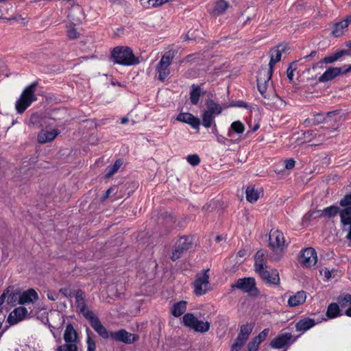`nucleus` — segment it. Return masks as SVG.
<instances>
[{
  "mask_svg": "<svg viewBox=\"0 0 351 351\" xmlns=\"http://www.w3.org/2000/svg\"><path fill=\"white\" fill-rule=\"evenodd\" d=\"M285 51L284 46H278L270 51V61L268 67H262L258 73L257 86L259 92L264 95L269 83L271 79L274 64L281 59L282 52Z\"/></svg>",
  "mask_w": 351,
  "mask_h": 351,
  "instance_id": "obj_1",
  "label": "nucleus"
},
{
  "mask_svg": "<svg viewBox=\"0 0 351 351\" xmlns=\"http://www.w3.org/2000/svg\"><path fill=\"white\" fill-rule=\"evenodd\" d=\"M111 57L116 64L130 66L138 63V59L134 56L132 50L127 47H117L113 49Z\"/></svg>",
  "mask_w": 351,
  "mask_h": 351,
  "instance_id": "obj_2",
  "label": "nucleus"
},
{
  "mask_svg": "<svg viewBox=\"0 0 351 351\" xmlns=\"http://www.w3.org/2000/svg\"><path fill=\"white\" fill-rule=\"evenodd\" d=\"M38 84V82H34L25 88L20 97L16 101V110L18 113L22 114L32 102L37 100L35 92Z\"/></svg>",
  "mask_w": 351,
  "mask_h": 351,
  "instance_id": "obj_3",
  "label": "nucleus"
},
{
  "mask_svg": "<svg viewBox=\"0 0 351 351\" xmlns=\"http://www.w3.org/2000/svg\"><path fill=\"white\" fill-rule=\"evenodd\" d=\"M269 241V246L274 252L271 256V260L278 261L282 256L285 247V239L283 233L278 230H271Z\"/></svg>",
  "mask_w": 351,
  "mask_h": 351,
  "instance_id": "obj_4",
  "label": "nucleus"
},
{
  "mask_svg": "<svg viewBox=\"0 0 351 351\" xmlns=\"http://www.w3.org/2000/svg\"><path fill=\"white\" fill-rule=\"evenodd\" d=\"M176 51L169 50L166 51L162 56L156 66V71L158 73V79L162 82L165 81L170 74L169 66L175 56Z\"/></svg>",
  "mask_w": 351,
  "mask_h": 351,
  "instance_id": "obj_5",
  "label": "nucleus"
},
{
  "mask_svg": "<svg viewBox=\"0 0 351 351\" xmlns=\"http://www.w3.org/2000/svg\"><path fill=\"white\" fill-rule=\"evenodd\" d=\"M182 319L185 326L196 332L204 333L210 329L208 322L198 319L193 313L185 314Z\"/></svg>",
  "mask_w": 351,
  "mask_h": 351,
  "instance_id": "obj_6",
  "label": "nucleus"
},
{
  "mask_svg": "<svg viewBox=\"0 0 351 351\" xmlns=\"http://www.w3.org/2000/svg\"><path fill=\"white\" fill-rule=\"evenodd\" d=\"M208 269H204L196 275L193 283L194 293L197 295H202L210 289Z\"/></svg>",
  "mask_w": 351,
  "mask_h": 351,
  "instance_id": "obj_7",
  "label": "nucleus"
},
{
  "mask_svg": "<svg viewBox=\"0 0 351 351\" xmlns=\"http://www.w3.org/2000/svg\"><path fill=\"white\" fill-rule=\"evenodd\" d=\"M237 288L252 295H256L258 291L256 287V282L253 278H243L237 280L232 288Z\"/></svg>",
  "mask_w": 351,
  "mask_h": 351,
  "instance_id": "obj_8",
  "label": "nucleus"
},
{
  "mask_svg": "<svg viewBox=\"0 0 351 351\" xmlns=\"http://www.w3.org/2000/svg\"><path fill=\"white\" fill-rule=\"evenodd\" d=\"M192 238L191 237H180L176 243V248L172 253L171 260L175 261L178 259L181 254L192 246Z\"/></svg>",
  "mask_w": 351,
  "mask_h": 351,
  "instance_id": "obj_9",
  "label": "nucleus"
},
{
  "mask_svg": "<svg viewBox=\"0 0 351 351\" xmlns=\"http://www.w3.org/2000/svg\"><path fill=\"white\" fill-rule=\"evenodd\" d=\"M86 319L88 320L91 327L95 332L104 339L110 337V332L101 324L99 318L95 315L94 313H88L86 314Z\"/></svg>",
  "mask_w": 351,
  "mask_h": 351,
  "instance_id": "obj_10",
  "label": "nucleus"
},
{
  "mask_svg": "<svg viewBox=\"0 0 351 351\" xmlns=\"http://www.w3.org/2000/svg\"><path fill=\"white\" fill-rule=\"evenodd\" d=\"M110 338L113 340L123 342L126 344H131L139 339V336L136 334L130 333L125 329L110 332Z\"/></svg>",
  "mask_w": 351,
  "mask_h": 351,
  "instance_id": "obj_11",
  "label": "nucleus"
},
{
  "mask_svg": "<svg viewBox=\"0 0 351 351\" xmlns=\"http://www.w3.org/2000/svg\"><path fill=\"white\" fill-rule=\"evenodd\" d=\"M300 263L304 267H311L317 263V253L312 247L304 250L300 256Z\"/></svg>",
  "mask_w": 351,
  "mask_h": 351,
  "instance_id": "obj_12",
  "label": "nucleus"
},
{
  "mask_svg": "<svg viewBox=\"0 0 351 351\" xmlns=\"http://www.w3.org/2000/svg\"><path fill=\"white\" fill-rule=\"evenodd\" d=\"M262 279L271 285H278L280 282L278 272L276 269L265 267L257 271Z\"/></svg>",
  "mask_w": 351,
  "mask_h": 351,
  "instance_id": "obj_13",
  "label": "nucleus"
},
{
  "mask_svg": "<svg viewBox=\"0 0 351 351\" xmlns=\"http://www.w3.org/2000/svg\"><path fill=\"white\" fill-rule=\"evenodd\" d=\"M27 313L28 311L26 308L23 306L17 307L10 313L8 322L10 324L14 325L23 320L27 317Z\"/></svg>",
  "mask_w": 351,
  "mask_h": 351,
  "instance_id": "obj_14",
  "label": "nucleus"
},
{
  "mask_svg": "<svg viewBox=\"0 0 351 351\" xmlns=\"http://www.w3.org/2000/svg\"><path fill=\"white\" fill-rule=\"evenodd\" d=\"M291 338L292 335L289 332L280 334L271 341L270 346L275 349L282 348L291 343Z\"/></svg>",
  "mask_w": 351,
  "mask_h": 351,
  "instance_id": "obj_15",
  "label": "nucleus"
},
{
  "mask_svg": "<svg viewBox=\"0 0 351 351\" xmlns=\"http://www.w3.org/2000/svg\"><path fill=\"white\" fill-rule=\"evenodd\" d=\"M176 120L190 125L194 129H199L200 125L199 119L189 112L180 113Z\"/></svg>",
  "mask_w": 351,
  "mask_h": 351,
  "instance_id": "obj_16",
  "label": "nucleus"
},
{
  "mask_svg": "<svg viewBox=\"0 0 351 351\" xmlns=\"http://www.w3.org/2000/svg\"><path fill=\"white\" fill-rule=\"evenodd\" d=\"M349 54V52L346 50H341L339 51L334 54H332L330 56H326L320 62L315 64L313 66V69H316L317 67H322L323 64H331L336 61H337L339 59H340L343 56Z\"/></svg>",
  "mask_w": 351,
  "mask_h": 351,
  "instance_id": "obj_17",
  "label": "nucleus"
},
{
  "mask_svg": "<svg viewBox=\"0 0 351 351\" xmlns=\"http://www.w3.org/2000/svg\"><path fill=\"white\" fill-rule=\"evenodd\" d=\"M38 298V296L36 291L33 289H29L19 294V303L21 304L34 303Z\"/></svg>",
  "mask_w": 351,
  "mask_h": 351,
  "instance_id": "obj_18",
  "label": "nucleus"
},
{
  "mask_svg": "<svg viewBox=\"0 0 351 351\" xmlns=\"http://www.w3.org/2000/svg\"><path fill=\"white\" fill-rule=\"evenodd\" d=\"M343 71L339 67H330L319 78V82H326L335 79L336 77L342 75Z\"/></svg>",
  "mask_w": 351,
  "mask_h": 351,
  "instance_id": "obj_19",
  "label": "nucleus"
},
{
  "mask_svg": "<svg viewBox=\"0 0 351 351\" xmlns=\"http://www.w3.org/2000/svg\"><path fill=\"white\" fill-rule=\"evenodd\" d=\"M59 133L60 132L57 129H53L51 131L42 130L38 134V141L41 144L51 142L56 138Z\"/></svg>",
  "mask_w": 351,
  "mask_h": 351,
  "instance_id": "obj_20",
  "label": "nucleus"
},
{
  "mask_svg": "<svg viewBox=\"0 0 351 351\" xmlns=\"http://www.w3.org/2000/svg\"><path fill=\"white\" fill-rule=\"evenodd\" d=\"M75 300H76V305L77 308L80 310V311L83 314L84 317L86 319V314L88 313H93L91 311H89L86 308L85 300H84V293L78 290L76 292L75 295Z\"/></svg>",
  "mask_w": 351,
  "mask_h": 351,
  "instance_id": "obj_21",
  "label": "nucleus"
},
{
  "mask_svg": "<svg viewBox=\"0 0 351 351\" xmlns=\"http://www.w3.org/2000/svg\"><path fill=\"white\" fill-rule=\"evenodd\" d=\"M306 299V293L304 291H298L295 294L289 297L288 300V306L295 307L302 304Z\"/></svg>",
  "mask_w": 351,
  "mask_h": 351,
  "instance_id": "obj_22",
  "label": "nucleus"
},
{
  "mask_svg": "<svg viewBox=\"0 0 351 351\" xmlns=\"http://www.w3.org/2000/svg\"><path fill=\"white\" fill-rule=\"evenodd\" d=\"M263 191L261 189H255L253 186H249L245 190L246 199L250 203L256 202L260 197Z\"/></svg>",
  "mask_w": 351,
  "mask_h": 351,
  "instance_id": "obj_23",
  "label": "nucleus"
},
{
  "mask_svg": "<svg viewBox=\"0 0 351 351\" xmlns=\"http://www.w3.org/2000/svg\"><path fill=\"white\" fill-rule=\"evenodd\" d=\"M315 325V321L311 318H304L300 320L295 325L296 330L305 332Z\"/></svg>",
  "mask_w": 351,
  "mask_h": 351,
  "instance_id": "obj_24",
  "label": "nucleus"
},
{
  "mask_svg": "<svg viewBox=\"0 0 351 351\" xmlns=\"http://www.w3.org/2000/svg\"><path fill=\"white\" fill-rule=\"evenodd\" d=\"M341 223L343 227L351 225V206L343 208L339 211Z\"/></svg>",
  "mask_w": 351,
  "mask_h": 351,
  "instance_id": "obj_25",
  "label": "nucleus"
},
{
  "mask_svg": "<svg viewBox=\"0 0 351 351\" xmlns=\"http://www.w3.org/2000/svg\"><path fill=\"white\" fill-rule=\"evenodd\" d=\"M266 252L265 250L258 251L254 256L255 263L254 268L256 271H258L262 269H264L266 266L265 265V258Z\"/></svg>",
  "mask_w": 351,
  "mask_h": 351,
  "instance_id": "obj_26",
  "label": "nucleus"
},
{
  "mask_svg": "<svg viewBox=\"0 0 351 351\" xmlns=\"http://www.w3.org/2000/svg\"><path fill=\"white\" fill-rule=\"evenodd\" d=\"M204 93L202 90L199 86L193 84L190 90V100L193 105H196L199 99V97L203 95Z\"/></svg>",
  "mask_w": 351,
  "mask_h": 351,
  "instance_id": "obj_27",
  "label": "nucleus"
},
{
  "mask_svg": "<svg viewBox=\"0 0 351 351\" xmlns=\"http://www.w3.org/2000/svg\"><path fill=\"white\" fill-rule=\"evenodd\" d=\"M336 111L328 112L326 114L324 113H315L313 118L311 119V121L314 125H319L325 122H327V118L335 115Z\"/></svg>",
  "mask_w": 351,
  "mask_h": 351,
  "instance_id": "obj_28",
  "label": "nucleus"
},
{
  "mask_svg": "<svg viewBox=\"0 0 351 351\" xmlns=\"http://www.w3.org/2000/svg\"><path fill=\"white\" fill-rule=\"evenodd\" d=\"M77 335L75 330L71 324L66 326L64 333V339L66 343H74L77 341Z\"/></svg>",
  "mask_w": 351,
  "mask_h": 351,
  "instance_id": "obj_29",
  "label": "nucleus"
},
{
  "mask_svg": "<svg viewBox=\"0 0 351 351\" xmlns=\"http://www.w3.org/2000/svg\"><path fill=\"white\" fill-rule=\"evenodd\" d=\"M245 131V125L240 121H235L230 125V129L228 132V136L232 137L233 132L237 134H241Z\"/></svg>",
  "mask_w": 351,
  "mask_h": 351,
  "instance_id": "obj_30",
  "label": "nucleus"
},
{
  "mask_svg": "<svg viewBox=\"0 0 351 351\" xmlns=\"http://www.w3.org/2000/svg\"><path fill=\"white\" fill-rule=\"evenodd\" d=\"M206 105L207 106V110L206 111L214 116L219 115L221 113L222 109L221 106L215 103L213 100L208 99L206 101Z\"/></svg>",
  "mask_w": 351,
  "mask_h": 351,
  "instance_id": "obj_31",
  "label": "nucleus"
},
{
  "mask_svg": "<svg viewBox=\"0 0 351 351\" xmlns=\"http://www.w3.org/2000/svg\"><path fill=\"white\" fill-rule=\"evenodd\" d=\"M348 26V23L345 19L342 21L335 23L332 32V35L335 37L341 36L344 33Z\"/></svg>",
  "mask_w": 351,
  "mask_h": 351,
  "instance_id": "obj_32",
  "label": "nucleus"
},
{
  "mask_svg": "<svg viewBox=\"0 0 351 351\" xmlns=\"http://www.w3.org/2000/svg\"><path fill=\"white\" fill-rule=\"evenodd\" d=\"M230 7V4L224 0H219L216 2L213 14L219 15L223 14L226 10Z\"/></svg>",
  "mask_w": 351,
  "mask_h": 351,
  "instance_id": "obj_33",
  "label": "nucleus"
},
{
  "mask_svg": "<svg viewBox=\"0 0 351 351\" xmlns=\"http://www.w3.org/2000/svg\"><path fill=\"white\" fill-rule=\"evenodd\" d=\"M186 310V302L185 301H180L176 303L171 309V313L173 316L179 317L182 315Z\"/></svg>",
  "mask_w": 351,
  "mask_h": 351,
  "instance_id": "obj_34",
  "label": "nucleus"
},
{
  "mask_svg": "<svg viewBox=\"0 0 351 351\" xmlns=\"http://www.w3.org/2000/svg\"><path fill=\"white\" fill-rule=\"evenodd\" d=\"M215 116L208 112L207 111H204L202 115V125L206 128H209L215 123Z\"/></svg>",
  "mask_w": 351,
  "mask_h": 351,
  "instance_id": "obj_35",
  "label": "nucleus"
},
{
  "mask_svg": "<svg viewBox=\"0 0 351 351\" xmlns=\"http://www.w3.org/2000/svg\"><path fill=\"white\" fill-rule=\"evenodd\" d=\"M122 165V160L119 159L116 160L113 165L107 167L106 177L110 178L111 176H112L116 172H117V171L119 169Z\"/></svg>",
  "mask_w": 351,
  "mask_h": 351,
  "instance_id": "obj_36",
  "label": "nucleus"
},
{
  "mask_svg": "<svg viewBox=\"0 0 351 351\" xmlns=\"http://www.w3.org/2000/svg\"><path fill=\"white\" fill-rule=\"evenodd\" d=\"M339 315V307L336 303H331L327 308L326 315L329 318H335Z\"/></svg>",
  "mask_w": 351,
  "mask_h": 351,
  "instance_id": "obj_37",
  "label": "nucleus"
},
{
  "mask_svg": "<svg viewBox=\"0 0 351 351\" xmlns=\"http://www.w3.org/2000/svg\"><path fill=\"white\" fill-rule=\"evenodd\" d=\"M340 208L336 206H330L322 210V215L331 217L335 216L337 214H339Z\"/></svg>",
  "mask_w": 351,
  "mask_h": 351,
  "instance_id": "obj_38",
  "label": "nucleus"
},
{
  "mask_svg": "<svg viewBox=\"0 0 351 351\" xmlns=\"http://www.w3.org/2000/svg\"><path fill=\"white\" fill-rule=\"evenodd\" d=\"M66 34L69 39L73 40L78 38L80 33L77 31L73 23L66 25Z\"/></svg>",
  "mask_w": 351,
  "mask_h": 351,
  "instance_id": "obj_39",
  "label": "nucleus"
},
{
  "mask_svg": "<svg viewBox=\"0 0 351 351\" xmlns=\"http://www.w3.org/2000/svg\"><path fill=\"white\" fill-rule=\"evenodd\" d=\"M252 329L253 326L251 324L243 325L238 335L247 340Z\"/></svg>",
  "mask_w": 351,
  "mask_h": 351,
  "instance_id": "obj_40",
  "label": "nucleus"
},
{
  "mask_svg": "<svg viewBox=\"0 0 351 351\" xmlns=\"http://www.w3.org/2000/svg\"><path fill=\"white\" fill-rule=\"evenodd\" d=\"M246 341L247 339L238 335L235 341L231 346L230 351H239L241 349V348L244 346Z\"/></svg>",
  "mask_w": 351,
  "mask_h": 351,
  "instance_id": "obj_41",
  "label": "nucleus"
},
{
  "mask_svg": "<svg viewBox=\"0 0 351 351\" xmlns=\"http://www.w3.org/2000/svg\"><path fill=\"white\" fill-rule=\"evenodd\" d=\"M87 333V350L88 351H95L96 348V344L95 341L91 338L90 335L92 334L91 331L89 329L86 330Z\"/></svg>",
  "mask_w": 351,
  "mask_h": 351,
  "instance_id": "obj_42",
  "label": "nucleus"
},
{
  "mask_svg": "<svg viewBox=\"0 0 351 351\" xmlns=\"http://www.w3.org/2000/svg\"><path fill=\"white\" fill-rule=\"evenodd\" d=\"M338 302L341 307H345L348 304H351V295L346 294L343 296H340L338 298Z\"/></svg>",
  "mask_w": 351,
  "mask_h": 351,
  "instance_id": "obj_43",
  "label": "nucleus"
},
{
  "mask_svg": "<svg viewBox=\"0 0 351 351\" xmlns=\"http://www.w3.org/2000/svg\"><path fill=\"white\" fill-rule=\"evenodd\" d=\"M77 348L75 343H66L62 346H60L57 348V351H77Z\"/></svg>",
  "mask_w": 351,
  "mask_h": 351,
  "instance_id": "obj_44",
  "label": "nucleus"
},
{
  "mask_svg": "<svg viewBox=\"0 0 351 351\" xmlns=\"http://www.w3.org/2000/svg\"><path fill=\"white\" fill-rule=\"evenodd\" d=\"M186 160L192 166H197L200 162V158L197 154H191L186 157Z\"/></svg>",
  "mask_w": 351,
  "mask_h": 351,
  "instance_id": "obj_45",
  "label": "nucleus"
},
{
  "mask_svg": "<svg viewBox=\"0 0 351 351\" xmlns=\"http://www.w3.org/2000/svg\"><path fill=\"white\" fill-rule=\"evenodd\" d=\"M339 204L343 208L351 206V193L346 195L343 198L340 200Z\"/></svg>",
  "mask_w": 351,
  "mask_h": 351,
  "instance_id": "obj_46",
  "label": "nucleus"
},
{
  "mask_svg": "<svg viewBox=\"0 0 351 351\" xmlns=\"http://www.w3.org/2000/svg\"><path fill=\"white\" fill-rule=\"evenodd\" d=\"M269 330L268 328H265L264 329L262 332H261L258 335H257L256 337H255L254 339L257 341L259 343H261L263 341H264L266 337H267L268 334H269Z\"/></svg>",
  "mask_w": 351,
  "mask_h": 351,
  "instance_id": "obj_47",
  "label": "nucleus"
},
{
  "mask_svg": "<svg viewBox=\"0 0 351 351\" xmlns=\"http://www.w3.org/2000/svg\"><path fill=\"white\" fill-rule=\"evenodd\" d=\"M259 345L260 343L253 339L247 346L248 351H258Z\"/></svg>",
  "mask_w": 351,
  "mask_h": 351,
  "instance_id": "obj_48",
  "label": "nucleus"
},
{
  "mask_svg": "<svg viewBox=\"0 0 351 351\" xmlns=\"http://www.w3.org/2000/svg\"><path fill=\"white\" fill-rule=\"evenodd\" d=\"M117 191V187L116 186L110 187L106 191V194L101 197V200L104 201L108 197L110 196L111 194H115Z\"/></svg>",
  "mask_w": 351,
  "mask_h": 351,
  "instance_id": "obj_49",
  "label": "nucleus"
},
{
  "mask_svg": "<svg viewBox=\"0 0 351 351\" xmlns=\"http://www.w3.org/2000/svg\"><path fill=\"white\" fill-rule=\"evenodd\" d=\"M295 164V161L293 159H287L285 161V167L287 169H292L294 167Z\"/></svg>",
  "mask_w": 351,
  "mask_h": 351,
  "instance_id": "obj_50",
  "label": "nucleus"
},
{
  "mask_svg": "<svg viewBox=\"0 0 351 351\" xmlns=\"http://www.w3.org/2000/svg\"><path fill=\"white\" fill-rule=\"evenodd\" d=\"M47 295V298L51 301H56L58 298V293L51 291H48Z\"/></svg>",
  "mask_w": 351,
  "mask_h": 351,
  "instance_id": "obj_51",
  "label": "nucleus"
},
{
  "mask_svg": "<svg viewBox=\"0 0 351 351\" xmlns=\"http://www.w3.org/2000/svg\"><path fill=\"white\" fill-rule=\"evenodd\" d=\"M295 69H292L291 66H290L287 71V75L289 78V81H293V71Z\"/></svg>",
  "mask_w": 351,
  "mask_h": 351,
  "instance_id": "obj_52",
  "label": "nucleus"
},
{
  "mask_svg": "<svg viewBox=\"0 0 351 351\" xmlns=\"http://www.w3.org/2000/svg\"><path fill=\"white\" fill-rule=\"evenodd\" d=\"M60 293H62L66 297H71V291L68 288H64L60 289Z\"/></svg>",
  "mask_w": 351,
  "mask_h": 351,
  "instance_id": "obj_53",
  "label": "nucleus"
},
{
  "mask_svg": "<svg viewBox=\"0 0 351 351\" xmlns=\"http://www.w3.org/2000/svg\"><path fill=\"white\" fill-rule=\"evenodd\" d=\"M12 19L19 21L22 24L26 23V19L25 18H23L21 15H17L16 16H14L12 18Z\"/></svg>",
  "mask_w": 351,
  "mask_h": 351,
  "instance_id": "obj_54",
  "label": "nucleus"
},
{
  "mask_svg": "<svg viewBox=\"0 0 351 351\" xmlns=\"http://www.w3.org/2000/svg\"><path fill=\"white\" fill-rule=\"evenodd\" d=\"M8 293L9 291L7 290L6 291L3 292L2 295L0 296V306L5 302V298L7 297Z\"/></svg>",
  "mask_w": 351,
  "mask_h": 351,
  "instance_id": "obj_55",
  "label": "nucleus"
},
{
  "mask_svg": "<svg viewBox=\"0 0 351 351\" xmlns=\"http://www.w3.org/2000/svg\"><path fill=\"white\" fill-rule=\"evenodd\" d=\"M216 136H217V141L219 142V143H223L224 141H226V138L223 137L221 135H219V134H217Z\"/></svg>",
  "mask_w": 351,
  "mask_h": 351,
  "instance_id": "obj_56",
  "label": "nucleus"
},
{
  "mask_svg": "<svg viewBox=\"0 0 351 351\" xmlns=\"http://www.w3.org/2000/svg\"><path fill=\"white\" fill-rule=\"evenodd\" d=\"M324 276L327 279H329L331 277V271H330L329 270H325V271H324Z\"/></svg>",
  "mask_w": 351,
  "mask_h": 351,
  "instance_id": "obj_57",
  "label": "nucleus"
},
{
  "mask_svg": "<svg viewBox=\"0 0 351 351\" xmlns=\"http://www.w3.org/2000/svg\"><path fill=\"white\" fill-rule=\"evenodd\" d=\"M349 72H351V64L348 66L347 68L343 71V74L348 73Z\"/></svg>",
  "mask_w": 351,
  "mask_h": 351,
  "instance_id": "obj_58",
  "label": "nucleus"
},
{
  "mask_svg": "<svg viewBox=\"0 0 351 351\" xmlns=\"http://www.w3.org/2000/svg\"><path fill=\"white\" fill-rule=\"evenodd\" d=\"M14 296H15L14 295H10L8 297V300H7L8 303H9V304L12 303Z\"/></svg>",
  "mask_w": 351,
  "mask_h": 351,
  "instance_id": "obj_59",
  "label": "nucleus"
},
{
  "mask_svg": "<svg viewBox=\"0 0 351 351\" xmlns=\"http://www.w3.org/2000/svg\"><path fill=\"white\" fill-rule=\"evenodd\" d=\"M128 122V119L127 117L121 118V124H125Z\"/></svg>",
  "mask_w": 351,
  "mask_h": 351,
  "instance_id": "obj_60",
  "label": "nucleus"
},
{
  "mask_svg": "<svg viewBox=\"0 0 351 351\" xmlns=\"http://www.w3.org/2000/svg\"><path fill=\"white\" fill-rule=\"evenodd\" d=\"M237 106L247 108L246 104L244 103L243 101H239L237 104Z\"/></svg>",
  "mask_w": 351,
  "mask_h": 351,
  "instance_id": "obj_61",
  "label": "nucleus"
},
{
  "mask_svg": "<svg viewBox=\"0 0 351 351\" xmlns=\"http://www.w3.org/2000/svg\"><path fill=\"white\" fill-rule=\"evenodd\" d=\"M346 315L348 317H351V306L346 310Z\"/></svg>",
  "mask_w": 351,
  "mask_h": 351,
  "instance_id": "obj_62",
  "label": "nucleus"
},
{
  "mask_svg": "<svg viewBox=\"0 0 351 351\" xmlns=\"http://www.w3.org/2000/svg\"><path fill=\"white\" fill-rule=\"evenodd\" d=\"M346 21L348 23V25H349L350 23H351V14L348 16L346 19H345Z\"/></svg>",
  "mask_w": 351,
  "mask_h": 351,
  "instance_id": "obj_63",
  "label": "nucleus"
},
{
  "mask_svg": "<svg viewBox=\"0 0 351 351\" xmlns=\"http://www.w3.org/2000/svg\"><path fill=\"white\" fill-rule=\"evenodd\" d=\"M245 251L241 250L238 252V256L240 257H243L245 256Z\"/></svg>",
  "mask_w": 351,
  "mask_h": 351,
  "instance_id": "obj_64",
  "label": "nucleus"
}]
</instances>
